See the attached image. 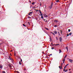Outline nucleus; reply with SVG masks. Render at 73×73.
Listing matches in <instances>:
<instances>
[{
  "label": "nucleus",
  "instance_id": "f257e3e1",
  "mask_svg": "<svg viewBox=\"0 0 73 73\" xmlns=\"http://www.w3.org/2000/svg\"><path fill=\"white\" fill-rule=\"evenodd\" d=\"M53 7V2H52L51 5L50 6L49 8L50 9H52V7Z\"/></svg>",
  "mask_w": 73,
  "mask_h": 73
},
{
  "label": "nucleus",
  "instance_id": "f03ea898",
  "mask_svg": "<svg viewBox=\"0 0 73 73\" xmlns=\"http://www.w3.org/2000/svg\"><path fill=\"white\" fill-rule=\"evenodd\" d=\"M69 61L70 62H71V63H72V62H73V60L69 59Z\"/></svg>",
  "mask_w": 73,
  "mask_h": 73
},
{
  "label": "nucleus",
  "instance_id": "7ed1b4c3",
  "mask_svg": "<svg viewBox=\"0 0 73 73\" xmlns=\"http://www.w3.org/2000/svg\"><path fill=\"white\" fill-rule=\"evenodd\" d=\"M63 71H64V72H67V71H68V70H65V69L64 68L63 69Z\"/></svg>",
  "mask_w": 73,
  "mask_h": 73
},
{
  "label": "nucleus",
  "instance_id": "20e7f679",
  "mask_svg": "<svg viewBox=\"0 0 73 73\" xmlns=\"http://www.w3.org/2000/svg\"><path fill=\"white\" fill-rule=\"evenodd\" d=\"M44 16L45 17H48V16L45 14H44Z\"/></svg>",
  "mask_w": 73,
  "mask_h": 73
},
{
  "label": "nucleus",
  "instance_id": "39448f33",
  "mask_svg": "<svg viewBox=\"0 0 73 73\" xmlns=\"http://www.w3.org/2000/svg\"><path fill=\"white\" fill-rule=\"evenodd\" d=\"M53 32L55 34H57V32L56 31H54Z\"/></svg>",
  "mask_w": 73,
  "mask_h": 73
},
{
  "label": "nucleus",
  "instance_id": "423d86ee",
  "mask_svg": "<svg viewBox=\"0 0 73 73\" xmlns=\"http://www.w3.org/2000/svg\"><path fill=\"white\" fill-rule=\"evenodd\" d=\"M60 42H61V41H62V38H61V37H60Z\"/></svg>",
  "mask_w": 73,
  "mask_h": 73
},
{
  "label": "nucleus",
  "instance_id": "0eeeda50",
  "mask_svg": "<svg viewBox=\"0 0 73 73\" xmlns=\"http://www.w3.org/2000/svg\"><path fill=\"white\" fill-rule=\"evenodd\" d=\"M66 49L67 50V51H68V48L67 47H66Z\"/></svg>",
  "mask_w": 73,
  "mask_h": 73
},
{
  "label": "nucleus",
  "instance_id": "6e6552de",
  "mask_svg": "<svg viewBox=\"0 0 73 73\" xmlns=\"http://www.w3.org/2000/svg\"><path fill=\"white\" fill-rule=\"evenodd\" d=\"M55 46H57L58 45H60V44H56L55 45Z\"/></svg>",
  "mask_w": 73,
  "mask_h": 73
},
{
  "label": "nucleus",
  "instance_id": "1a4fd4ad",
  "mask_svg": "<svg viewBox=\"0 0 73 73\" xmlns=\"http://www.w3.org/2000/svg\"><path fill=\"white\" fill-rule=\"evenodd\" d=\"M54 21V22H56V23H57V22H58V21L57 20H55Z\"/></svg>",
  "mask_w": 73,
  "mask_h": 73
},
{
  "label": "nucleus",
  "instance_id": "9d476101",
  "mask_svg": "<svg viewBox=\"0 0 73 73\" xmlns=\"http://www.w3.org/2000/svg\"><path fill=\"white\" fill-rule=\"evenodd\" d=\"M59 50V53H61V50Z\"/></svg>",
  "mask_w": 73,
  "mask_h": 73
},
{
  "label": "nucleus",
  "instance_id": "9b49d317",
  "mask_svg": "<svg viewBox=\"0 0 73 73\" xmlns=\"http://www.w3.org/2000/svg\"><path fill=\"white\" fill-rule=\"evenodd\" d=\"M65 59H64L63 60V63H64L65 62Z\"/></svg>",
  "mask_w": 73,
  "mask_h": 73
},
{
  "label": "nucleus",
  "instance_id": "f8f14e48",
  "mask_svg": "<svg viewBox=\"0 0 73 73\" xmlns=\"http://www.w3.org/2000/svg\"><path fill=\"white\" fill-rule=\"evenodd\" d=\"M19 64L20 65H21V62H19Z\"/></svg>",
  "mask_w": 73,
  "mask_h": 73
},
{
  "label": "nucleus",
  "instance_id": "ddd939ff",
  "mask_svg": "<svg viewBox=\"0 0 73 73\" xmlns=\"http://www.w3.org/2000/svg\"><path fill=\"white\" fill-rule=\"evenodd\" d=\"M67 56V55L65 56V57L64 58V59H65L66 57Z\"/></svg>",
  "mask_w": 73,
  "mask_h": 73
},
{
  "label": "nucleus",
  "instance_id": "4468645a",
  "mask_svg": "<svg viewBox=\"0 0 73 73\" xmlns=\"http://www.w3.org/2000/svg\"><path fill=\"white\" fill-rule=\"evenodd\" d=\"M30 14H32V13H33V12H31L29 13Z\"/></svg>",
  "mask_w": 73,
  "mask_h": 73
},
{
  "label": "nucleus",
  "instance_id": "2eb2a0df",
  "mask_svg": "<svg viewBox=\"0 0 73 73\" xmlns=\"http://www.w3.org/2000/svg\"><path fill=\"white\" fill-rule=\"evenodd\" d=\"M2 68V66L0 65V68Z\"/></svg>",
  "mask_w": 73,
  "mask_h": 73
},
{
  "label": "nucleus",
  "instance_id": "dca6fc26",
  "mask_svg": "<svg viewBox=\"0 0 73 73\" xmlns=\"http://www.w3.org/2000/svg\"><path fill=\"white\" fill-rule=\"evenodd\" d=\"M39 21H40V20H41V17L39 18Z\"/></svg>",
  "mask_w": 73,
  "mask_h": 73
},
{
  "label": "nucleus",
  "instance_id": "f3484780",
  "mask_svg": "<svg viewBox=\"0 0 73 73\" xmlns=\"http://www.w3.org/2000/svg\"><path fill=\"white\" fill-rule=\"evenodd\" d=\"M23 25L24 26V27H26V26L24 24H23Z\"/></svg>",
  "mask_w": 73,
  "mask_h": 73
},
{
  "label": "nucleus",
  "instance_id": "a211bd4d",
  "mask_svg": "<svg viewBox=\"0 0 73 73\" xmlns=\"http://www.w3.org/2000/svg\"><path fill=\"white\" fill-rule=\"evenodd\" d=\"M69 35H72V32H71L69 34Z\"/></svg>",
  "mask_w": 73,
  "mask_h": 73
},
{
  "label": "nucleus",
  "instance_id": "6ab92c4d",
  "mask_svg": "<svg viewBox=\"0 0 73 73\" xmlns=\"http://www.w3.org/2000/svg\"><path fill=\"white\" fill-rule=\"evenodd\" d=\"M2 73H5V72L4 71H3L2 72Z\"/></svg>",
  "mask_w": 73,
  "mask_h": 73
},
{
  "label": "nucleus",
  "instance_id": "aec40b11",
  "mask_svg": "<svg viewBox=\"0 0 73 73\" xmlns=\"http://www.w3.org/2000/svg\"><path fill=\"white\" fill-rule=\"evenodd\" d=\"M56 2H58V1H59V0H57L56 1Z\"/></svg>",
  "mask_w": 73,
  "mask_h": 73
},
{
  "label": "nucleus",
  "instance_id": "412c9836",
  "mask_svg": "<svg viewBox=\"0 0 73 73\" xmlns=\"http://www.w3.org/2000/svg\"><path fill=\"white\" fill-rule=\"evenodd\" d=\"M68 32H70V29H69L68 30Z\"/></svg>",
  "mask_w": 73,
  "mask_h": 73
},
{
  "label": "nucleus",
  "instance_id": "4be33fe9",
  "mask_svg": "<svg viewBox=\"0 0 73 73\" xmlns=\"http://www.w3.org/2000/svg\"><path fill=\"white\" fill-rule=\"evenodd\" d=\"M41 19H43V16H41Z\"/></svg>",
  "mask_w": 73,
  "mask_h": 73
},
{
  "label": "nucleus",
  "instance_id": "5701e85b",
  "mask_svg": "<svg viewBox=\"0 0 73 73\" xmlns=\"http://www.w3.org/2000/svg\"><path fill=\"white\" fill-rule=\"evenodd\" d=\"M58 33L59 35V36H60V33H59L58 32Z\"/></svg>",
  "mask_w": 73,
  "mask_h": 73
},
{
  "label": "nucleus",
  "instance_id": "b1692460",
  "mask_svg": "<svg viewBox=\"0 0 73 73\" xmlns=\"http://www.w3.org/2000/svg\"><path fill=\"white\" fill-rule=\"evenodd\" d=\"M54 27H57V26L56 25H55Z\"/></svg>",
  "mask_w": 73,
  "mask_h": 73
},
{
  "label": "nucleus",
  "instance_id": "393cba45",
  "mask_svg": "<svg viewBox=\"0 0 73 73\" xmlns=\"http://www.w3.org/2000/svg\"><path fill=\"white\" fill-rule=\"evenodd\" d=\"M39 13H40V14H41V11H39Z\"/></svg>",
  "mask_w": 73,
  "mask_h": 73
},
{
  "label": "nucleus",
  "instance_id": "a878e982",
  "mask_svg": "<svg viewBox=\"0 0 73 73\" xmlns=\"http://www.w3.org/2000/svg\"><path fill=\"white\" fill-rule=\"evenodd\" d=\"M51 49H54V48L53 47H52L51 48Z\"/></svg>",
  "mask_w": 73,
  "mask_h": 73
},
{
  "label": "nucleus",
  "instance_id": "bb28decb",
  "mask_svg": "<svg viewBox=\"0 0 73 73\" xmlns=\"http://www.w3.org/2000/svg\"><path fill=\"white\" fill-rule=\"evenodd\" d=\"M62 65L60 66V67L61 68V69H62Z\"/></svg>",
  "mask_w": 73,
  "mask_h": 73
},
{
  "label": "nucleus",
  "instance_id": "cd10ccee",
  "mask_svg": "<svg viewBox=\"0 0 73 73\" xmlns=\"http://www.w3.org/2000/svg\"><path fill=\"white\" fill-rule=\"evenodd\" d=\"M34 3H35V2H33L32 3V4H33H33H34Z\"/></svg>",
  "mask_w": 73,
  "mask_h": 73
},
{
  "label": "nucleus",
  "instance_id": "c85d7f7f",
  "mask_svg": "<svg viewBox=\"0 0 73 73\" xmlns=\"http://www.w3.org/2000/svg\"><path fill=\"white\" fill-rule=\"evenodd\" d=\"M69 65V64H66V66H67V65Z\"/></svg>",
  "mask_w": 73,
  "mask_h": 73
},
{
  "label": "nucleus",
  "instance_id": "c756f323",
  "mask_svg": "<svg viewBox=\"0 0 73 73\" xmlns=\"http://www.w3.org/2000/svg\"><path fill=\"white\" fill-rule=\"evenodd\" d=\"M45 29H46L47 30H48V31H49V29H48L46 28H45Z\"/></svg>",
  "mask_w": 73,
  "mask_h": 73
},
{
  "label": "nucleus",
  "instance_id": "7c9ffc66",
  "mask_svg": "<svg viewBox=\"0 0 73 73\" xmlns=\"http://www.w3.org/2000/svg\"><path fill=\"white\" fill-rule=\"evenodd\" d=\"M52 34H53V35L54 36H55V34H54V33H52Z\"/></svg>",
  "mask_w": 73,
  "mask_h": 73
},
{
  "label": "nucleus",
  "instance_id": "2f4dec72",
  "mask_svg": "<svg viewBox=\"0 0 73 73\" xmlns=\"http://www.w3.org/2000/svg\"><path fill=\"white\" fill-rule=\"evenodd\" d=\"M59 68H60V69H61V67H60V66H59Z\"/></svg>",
  "mask_w": 73,
  "mask_h": 73
},
{
  "label": "nucleus",
  "instance_id": "473e14b6",
  "mask_svg": "<svg viewBox=\"0 0 73 73\" xmlns=\"http://www.w3.org/2000/svg\"><path fill=\"white\" fill-rule=\"evenodd\" d=\"M17 73H20L18 71H17Z\"/></svg>",
  "mask_w": 73,
  "mask_h": 73
},
{
  "label": "nucleus",
  "instance_id": "72a5a7b5",
  "mask_svg": "<svg viewBox=\"0 0 73 73\" xmlns=\"http://www.w3.org/2000/svg\"><path fill=\"white\" fill-rule=\"evenodd\" d=\"M67 37H68V36L69 35H68V34H67Z\"/></svg>",
  "mask_w": 73,
  "mask_h": 73
},
{
  "label": "nucleus",
  "instance_id": "f704fd0d",
  "mask_svg": "<svg viewBox=\"0 0 73 73\" xmlns=\"http://www.w3.org/2000/svg\"><path fill=\"white\" fill-rule=\"evenodd\" d=\"M56 38L57 40H58V38H57V37H56Z\"/></svg>",
  "mask_w": 73,
  "mask_h": 73
},
{
  "label": "nucleus",
  "instance_id": "c9c22d12",
  "mask_svg": "<svg viewBox=\"0 0 73 73\" xmlns=\"http://www.w3.org/2000/svg\"><path fill=\"white\" fill-rule=\"evenodd\" d=\"M21 62H22V59H21Z\"/></svg>",
  "mask_w": 73,
  "mask_h": 73
},
{
  "label": "nucleus",
  "instance_id": "e433bc0d",
  "mask_svg": "<svg viewBox=\"0 0 73 73\" xmlns=\"http://www.w3.org/2000/svg\"><path fill=\"white\" fill-rule=\"evenodd\" d=\"M66 66H65L64 67V69H65V68H66Z\"/></svg>",
  "mask_w": 73,
  "mask_h": 73
},
{
  "label": "nucleus",
  "instance_id": "4c0bfd02",
  "mask_svg": "<svg viewBox=\"0 0 73 73\" xmlns=\"http://www.w3.org/2000/svg\"><path fill=\"white\" fill-rule=\"evenodd\" d=\"M41 15H40V16H41L42 15V13L41 14H40Z\"/></svg>",
  "mask_w": 73,
  "mask_h": 73
},
{
  "label": "nucleus",
  "instance_id": "58836bf2",
  "mask_svg": "<svg viewBox=\"0 0 73 73\" xmlns=\"http://www.w3.org/2000/svg\"><path fill=\"white\" fill-rule=\"evenodd\" d=\"M28 24H29V25H30V24H29V23H30L29 22H28Z\"/></svg>",
  "mask_w": 73,
  "mask_h": 73
},
{
  "label": "nucleus",
  "instance_id": "ea45409f",
  "mask_svg": "<svg viewBox=\"0 0 73 73\" xmlns=\"http://www.w3.org/2000/svg\"><path fill=\"white\" fill-rule=\"evenodd\" d=\"M9 58L10 59V60H11V57L9 56Z\"/></svg>",
  "mask_w": 73,
  "mask_h": 73
},
{
  "label": "nucleus",
  "instance_id": "a19ab883",
  "mask_svg": "<svg viewBox=\"0 0 73 73\" xmlns=\"http://www.w3.org/2000/svg\"><path fill=\"white\" fill-rule=\"evenodd\" d=\"M51 33H52V34H53V33H52V32H51Z\"/></svg>",
  "mask_w": 73,
  "mask_h": 73
},
{
  "label": "nucleus",
  "instance_id": "79ce46f5",
  "mask_svg": "<svg viewBox=\"0 0 73 73\" xmlns=\"http://www.w3.org/2000/svg\"><path fill=\"white\" fill-rule=\"evenodd\" d=\"M50 56H52V54H50Z\"/></svg>",
  "mask_w": 73,
  "mask_h": 73
},
{
  "label": "nucleus",
  "instance_id": "37998d69",
  "mask_svg": "<svg viewBox=\"0 0 73 73\" xmlns=\"http://www.w3.org/2000/svg\"><path fill=\"white\" fill-rule=\"evenodd\" d=\"M61 65H63V64L62 63H61Z\"/></svg>",
  "mask_w": 73,
  "mask_h": 73
},
{
  "label": "nucleus",
  "instance_id": "c03bdc74",
  "mask_svg": "<svg viewBox=\"0 0 73 73\" xmlns=\"http://www.w3.org/2000/svg\"><path fill=\"white\" fill-rule=\"evenodd\" d=\"M51 45H53V43H51Z\"/></svg>",
  "mask_w": 73,
  "mask_h": 73
},
{
  "label": "nucleus",
  "instance_id": "a18cd8bd",
  "mask_svg": "<svg viewBox=\"0 0 73 73\" xmlns=\"http://www.w3.org/2000/svg\"><path fill=\"white\" fill-rule=\"evenodd\" d=\"M60 33H62V31H61V32H60Z\"/></svg>",
  "mask_w": 73,
  "mask_h": 73
},
{
  "label": "nucleus",
  "instance_id": "49530a36",
  "mask_svg": "<svg viewBox=\"0 0 73 73\" xmlns=\"http://www.w3.org/2000/svg\"><path fill=\"white\" fill-rule=\"evenodd\" d=\"M13 51V50H11V52H12Z\"/></svg>",
  "mask_w": 73,
  "mask_h": 73
},
{
  "label": "nucleus",
  "instance_id": "de8ad7c7",
  "mask_svg": "<svg viewBox=\"0 0 73 73\" xmlns=\"http://www.w3.org/2000/svg\"><path fill=\"white\" fill-rule=\"evenodd\" d=\"M30 13H29V15H30Z\"/></svg>",
  "mask_w": 73,
  "mask_h": 73
},
{
  "label": "nucleus",
  "instance_id": "09e8293b",
  "mask_svg": "<svg viewBox=\"0 0 73 73\" xmlns=\"http://www.w3.org/2000/svg\"><path fill=\"white\" fill-rule=\"evenodd\" d=\"M55 45V44H53V45Z\"/></svg>",
  "mask_w": 73,
  "mask_h": 73
},
{
  "label": "nucleus",
  "instance_id": "8fccbe9b",
  "mask_svg": "<svg viewBox=\"0 0 73 73\" xmlns=\"http://www.w3.org/2000/svg\"><path fill=\"white\" fill-rule=\"evenodd\" d=\"M69 70H70V69Z\"/></svg>",
  "mask_w": 73,
  "mask_h": 73
},
{
  "label": "nucleus",
  "instance_id": "3c124183",
  "mask_svg": "<svg viewBox=\"0 0 73 73\" xmlns=\"http://www.w3.org/2000/svg\"><path fill=\"white\" fill-rule=\"evenodd\" d=\"M40 6H41V5H40Z\"/></svg>",
  "mask_w": 73,
  "mask_h": 73
},
{
  "label": "nucleus",
  "instance_id": "603ef678",
  "mask_svg": "<svg viewBox=\"0 0 73 73\" xmlns=\"http://www.w3.org/2000/svg\"><path fill=\"white\" fill-rule=\"evenodd\" d=\"M61 35H62V33H61Z\"/></svg>",
  "mask_w": 73,
  "mask_h": 73
},
{
  "label": "nucleus",
  "instance_id": "864d4df0",
  "mask_svg": "<svg viewBox=\"0 0 73 73\" xmlns=\"http://www.w3.org/2000/svg\"><path fill=\"white\" fill-rule=\"evenodd\" d=\"M29 18H30V17H29Z\"/></svg>",
  "mask_w": 73,
  "mask_h": 73
},
{
  "label": "nucleus",
  "instance_id": "5fc2aeb1",
  "mask_svg": "<svg viewBox=\"0 0 73 73\" xmlns=\"http://www.w3.org/2000/svg\"><path fill=\"white\" fill-rule=\"evenodd\" d=\"M46 21V22H47V21Z\"/></svg>",
  "mask_w": 73,
  "mask_h": 73
},
{
  "label": "nucleus",
  "instance_id": "6e6d98bb",
  "mask_svg": "<svg viewBox=\"0 0 73 73\" xmlns=\"http://www.w3.org/2000/svg\"><path fill=\"white\" fill-rule=\"evenodd\" d=\"M45 20H46V19H45L44 20V21Z\"/></svg>",
  "mask_w": 73,
  "mask_h": 73
},
{
  "label": "nucleus",
  "instance_id": "4d7b16f0",
  "mask_svg": "<svg viewBox=\"0 0 73 73\" xmlns=\"http://www.w3.org/2000/svg\"><path fill=\"white\" fill-rule=\"evenodd\" d=\"M60 31H61V30H60Z\"/></svg>",
  "mask_w": 73,
  "mask_h": 73
},
{
  "label": "nucleus",
  "instance_id": "13d9d810",
  "mask_svg": "<svg viewBox=\"0 0 73 73\" xmlns=\"http://www.w3.org/2000/svg\"><path fill=\"white\" fill-rule=\"evenodd\" d=\"M60 32H61V31H60Z\"/></svg>",
  "mask_w": 73,
  "mask_h": 73
}]
</instances>
